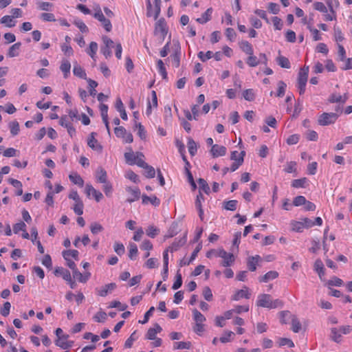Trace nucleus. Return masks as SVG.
I'll return each mask as SVG.
<instances>
[{"instance_id": "nucleus-1", "label": "nucleus", "mask_w": 352, "mask_h": 352, "mask_svg": "<svg viewBox=\"0 0 352 352\" xmlns=\"http://www.w3.org/2000/svg\"><path fill=\"white\" fill-rule=\"evenodd\" d=\"M94 17L100 22L104 29L109 32L112 30V24L109 18L105 17L99 4H94L93 7Z\"/></svg>"}, {"instance_id": "nucleus-2", "label": "nucleus", "mask_w": 352, "mask_h": 352, "mask_svg": "<svg viewBox=\"0 0 352 352\" xmlns=\"http://www.w3.org/2000/svg\"><path fill=\"white\" fill-rule=\"evenodd\" d=\"M309 67L304 66L301 68L298 74L297 79V88L298 89L300 95H302L305 94L306 85L308 79L309 75Z\"/></svg>"}, {"instance_id": "nucleus-3", "label": "nucleus", "mask_w": 352, "mask_h": 352, "mask_svg": "<svg viewBox=\"0 0 352 352\" xmlns=\"http://www.w3.org/2000/svg\"><path fill=\"white\" fill-rule=\"evenodd\" d=\"M337 113H322L318 116V124L320 126H327L334 124L338 118Z\"/></svg>"}, {"instance_id": "nucleus-4", "label": "nucleus", "mask_w": 352, "mask_h": 352, "mask_svg": "<svg viewBox=\"0 0 352 352\" xmlns=\"http://www.w3.org/2000/svg\"><path fill=\"white\" fill-rule=\"evenodd\" d=\"M168 32V28L166 25V23L164 19H159L155 25L154 34L155 36H158L160 40L162 41L164 40L166 35Z\"/></svg>"}, {"instance_id": "nucleus-5", "label": "nucleus", "mask_w": 352, "mask_h": 352, "mask_svg": "<svg viewBox=\"0 0 352 352\" xmlns=\"http://www.w3.org/2000/svg\"><path fill=\"white\" fill-rule=\"evenodd\" d=\"M216 256L223 259L221 263V265L226 267L231 266L234 262V254L232 253L227 252L223 248L217 250Z\"/></svg>"}, {"instance_id": "nucleus-6", "label": "nucleus", "mask_w": 352, "mask_h": 352, "mask_svg": "<svg viewBox=\"0 0 352 352\" xmlns=\"http://www.w3.org/2000/svg\"><path fill=\"white\" fill-rule=\"evenodd\" d=\"M260 60L252 54V55H248V57L246 60L247 64L251 67H254L258 65L260 63L263 64L265 65H267V58L264 53H261L259 54Z\"/></svg>"}, {"instance_id": "nucleus-7", "label": "nucleus", "mask_w": 352, "mask_h": 352, "mask_svg": "<svg viewBox=\"0 0 352 352\" xmlns=\"http://www.w3.org/2000/svg\"><path fill=\"white\" fill-rule=\"evenodd\" d=\"M157 107V97L155 91H152L151 97L147 99L146 114L148 116L152 113L153 109Z\"/></svg>"}, {"instance_id": "nucleus-8", "label": "nucleus", "mask_w": 352, "mask_h": 352, "mask_svg": "<svg viewBox=\"0 0 352 352\" xmlns=\"http://www.w3.org/2000/svg\"><path fill=\"white\" fill-rule=\"evenodd\" d=\"M154 6H155V13L153 14L152 12V5L150 0L147 1V16H153L154 19H157L161 12V0H154Z\"/></svg>"}, {"instance_id": "nucleus-9", "label": "nucleus", "mask_w": 352, "mask_h": 352, "mask_svg": "<svg viewBox=\"0 0 352 352\" xmlns=\"http://www.w3.org/2000/svg\"><path fill=\"white\" fill-rule=\"evenodd\" d=\"M187 241V232H185L184 236L180 239H175L172 244L168 247V250L171 252H175L182 247Z\"/></svg>"}, {"instance_id": "nucleus-10", "label": "nucleus", "mask_w": 352, "mask_h": 352, "mask_svg": "<svg viewBox=\"0 0 352 352\" xmlns=\"http://www.w3.org/2000/svg\"><path fill=\"white\" fill-rule=\"evenodd\" d=\"M272 298L270 294H262L258 295L256 300V305L261 307L270 309L271 305Z\"/></svg>"}, {"instance_id": "nucleus-11", "label": "nucleus", "mask_w": 352, "mask_h": 352, "mask_svg": "<svg viewBox=\"0 0 352 352\" xmlns=\"http://www.w3.org/2000/svg\"><path fill=\"white\" fill-rule=\"evenodd\" d=\"M85 193L88 197H89L90 195L92 194V195L94 196L97 202H99L103 198L102 193L98 190H96L90 184H86Z\"/></svg>"}, {"instance_id": "nucleus-12", "label": "nucleus", "mask_w": 352, "mask_h": 352, "mask_svg": "<svg viewBox=\"0 0 352 352\" xmlns=\"http://www.w3.org/2000/svg\"><path fill=\"white\" fill-rule=\"evenodd\" d=\"M201 248H202V243L200 242V243H198V245H197L195 249L192 252L191 256L190 257V258L188 259V260H186L184 258L182 259L180 261V262H179V265L181 267H182V266H184V265H190V263H192L196 258V257L197 256L198 253L201 251Z\"/></svg>"}, {"instance_id": "nucleus-13", "label": "nucleus", "mask_w": 352, "mask_h": 352, "mask_svg": "<svg viewBox=\"0 0 352 352\" xmlns=\"http://www.w3.org/2000/svg\"><path fill=\"white\" fill-rule=\"evenodd\" d=\"M138 166L142 168L145 170L144 175L147 178H153L155 175V168L148 165L146 162H139Z\"/></svg>"}, {"instance_id": "nucleus-14", "label": "nucleus", "mask_w": 352, "mask_h": 352, "mask_svg": "<svg viewBox=\"0 0 352 352\" xmlns=\"http://www.w3.org/2000/svg\"><path fill=\"white\" fill-rule=\"evenodd\" d=\"M95 133H91L87 139V144L94 151L99 152L102 149V146L95 138Z\"/></svg>"}, {"instance_id": "nucleus-15", "label": "nucleus", "mask_w": 352, "mask_h": 352, "mask_svg": "<svg viewBox=\"0 0 352 352\" xmlns=\"http://www.w3.org/2000/svg\"><path fill=\"white\" fill-rule=\"evenodd\" d=\"M116 287L117 285L115 283H111L102 287L99 290L97 291V294L100 296L104 297L107 296L109 293H111L113 290H114Z\"/></svg>"}, {"instance_id": "nucleus-16", "label": "nucleus", "mask_w": 352, "mask_h": 352, "mask_svg": "<svg viewBox=\"0 0 352 352\" xmlns=\"http://www.w3.org/2000/svg\"><path fill=\"white\" fill-rule=\"evenodd\" d=\"M260 261H261V257L259 255L248 257L247 261V266L248 270L250 272H254L256 270V265Z\"/></svg>"}, {"instance_id": "nucleus-17", "label": "nucleus", "mask_w": 352, "mask_h": 352, "mask_svg": "<svg viewBox=\"0 0 352 352\" xmlns=\"http://www.w3.org/2000/svg\"><path fill=\"white\" fill-rule=\"evenodd\" d=\"M250 298V294L248 292V288L244 287V289H239L232 296V300H239L241 298L249 299Z\"/></svg>"}, {"instance_id": "nucleus-18", "label": "nucleus", "mask_w": 352, "mask_h": 352, "mask_svg": "<svg viewBox=\"0 0 352 352\" xmlns=\"http://www.w3.org/2000/svg\"><path fill=\"white\" fill-rule=\"evenodd\" d=\"M126 191L128 192H129L131 195V196H132L131 197H129L126 199L127 202L132 203V202H134L135 201L138 200L140 199V195H141V192H140V190L139 189V188H138V187H135V188L128 187L126 188Z\"/></svg>"}, {"instance_id": "nucleus-19", "label": "nucleus", "mask_w": 352, "mask_h": 352, "mask_svg": "<svg viewBox=\"0 0 352 352\" xmlns=\"http://www.w3.org/2000/svg\"><path fill=\"white\" fill-rule=\"evenodd\" d=\"M162 331V328L161 326L155 323L154 324V327L149 328L146 334V338L148 340H155L157 337L156 335L157 333H160Z\"/></svg>"}, {"instance_id": "nucleus-20", "label": "nucleus", "mask_w": 352, "mask_h": 352, "mask_svg": "<svg viewBox=\"0 0 352 352\" xmlns=\"http://www.w3.org/2000/svg\"><path fill=\"white\" fill-rule=\"evenodd\" d=\"M244 155H230V160H234L230 168L231 172H234L243 164Z\"/></svg>"}, {"instance_id": "nucleus-21", "label": "nucleus", "mask_w": 352, "mask_h": 352, "mask_svg": "<svg viewBox=\"0 0 352 352\" xmlns=\"http://www.w3.org/2000/svg\"><path fill=\"white\" fill-rule=\"evenodd\" d=\"M54 274L56 276H61L65 280H70L71 274L69 271L63 267H55Z\"/></svg>"}, {"instance_id": "nucleus-22", "label": "nucleus", "mask_w": 352, "mask_h": 352, "mask_svg": "<svg viewBox=\"0 0 352 352\" xmlns=\"http://www.w3.org/2000/svg\"><path fill=\"white\" fill-rule=\"evenodd\" d=\"M142 202L144 205L151 203L154 206H158L160 204V199L157 198L155 195L148 197L146 195L144 194L142 196Z\"/></svg>"}, {"instance_id": "nucleus-23", "label": "nucleus", "mask_w": 352, "mask_h": 352, "mask_svg": "<svg viewBox=\"0 0 352 352\" xmlns=\"http://www.w3.org/2000/svg\"><path fill=\"white\" fill-rule=\"evenodd\" d=\"M98 49V46L96 42L91 41L89 43V47L87 48L86 52L90 56L94 62L96 61V53Z\"/></svg>"}, {"instance_id": "nucleus-24", "label": "nucleus", "mask_w": 352, "mask_h": 352, "mask_svg": "<svg viewBox=\"0 0 352 352\" xmlns=\"http://www.w3.org/2000/svg\"><path fill=\"white\" fill-rule=\"evenodd\" d=\"M96 178L98 183H106V182H108L107 171L103 168L98 167L96 173Z\"/></svg>"}, {"instance_id": "nucleus-25", "label": "nucleus", "mask_w": 352, "mask_h": 352, "mask_svg": "<svg viewBox=\"0 0 352 352\" xmlns=\"http://www.w3.org/2000/svg\"><path fill=\"white\" fill-rule=\"evenodd\" d=\"M348 99V97L346 94H344V96H341L340 94H332L328 100L330 103H342L344 104L346 102Z\"/></svg>"}, {"instance_id": "nucleus-26", "label": "nucleus", "mask_w": 352, "mask_h": 352, "mask_svg": "<svg viewBox=\"0 0 352 352\" xmlns=\"http://www.w3.org/2000/svg\"><path fill=\"white\" fill-rule=\"evenodd\" d=\"M278 277V273L276 271H270L262 276L258 278L261 283H267L270 280L276 279Z\"/></svg>"}, {"instance_id": "nucleus-27", "label": "nucleus", "mask_w": 352, "mask_h": 352, "mask_svg": "<svg viewBox=\"0 0 352 352\" xmlns=\"http://www.w3.org/2000/svg\"><path fill=\"white\" fill-rule=\"evenodd\" d=\"M140 155H124L125 162L130 165H137L138 166L139 162H143L144 160L140 157ZM142 157H144V155H141Z\"/></svg>"}, {"instance_id": "nucleus-28", "label": "nucleus", "mask_w": 352, "mask_h": 352, "mask_svg": "<svg viewBox=\"0 0 352 352\" xmlns=\"http://www.w3.org/2000/svg\"><path fill=\"white\" fill-rule=\"evenodd\" d=\"M56 346L60 347L62 349L67 350L72 347L74 341L72 340H63L60 339H56L54 341Z\"/></svg>"}, {"instance_id": "nucleus-29", "label": "nucleus", "mask_w": 352, "mask_h": 352, "mask_svg": "<svg viewBox=\"0 0 352 352\" xmlns=\"http://www.w3.org/2000/svg\"><path fill=\"white\" fill-rule=\"evenodd\" d=\"M241 50L247 55H252L254 49L252 45L247 41H242L239 43Z\"/></svg>"}, {"instance_id": "nucleus-30", "label": "nucleus", "mask_w": 352, "mask_h": 352, "mask_svg": "<svg viewBox=\"0 0 352 352\" xmlns=\"http://www.w3.org/2000/svg\"><path fill=\"white\" fill-rule=\"evenodd\" d=\"M180 231L179 222L173 221L169 229L168 230L167 234L166 235V238H171L174 236L177 235V234Z\"/></svg>"}, {"instance_id": "nucleus-31", "label": "nucleus", "mask_w": 352, "mask_h": 352, "mask_svg": "<svg viewBox=\"0 0 352 352\" xmlns=\"http://www.w3.org/2000/svg\"><path fill=\"white\" fill-rule=\"evenodd\" d=\"M60 69L63 73L65 78H67L70 75L71 64L68 60H63L60 66Z\"/></svg>"}, {"instance_id": "nucleus-32", "label": "nucleus", "mask_w": 352, "mask_h": 352, "mask_svg": "<svg viewBox=\"0 0 352 352\" xmlns=\"http://www.w3.org/2000/svg\"><path fill=\"white\" fill-rule=\"evenodd\" d=\"M8 182L12 186H13L16 189L15 192L16 196H21L23 195V185L20 181L16 179L10 178L8 179Z\"/></svg>"}, {"instance_id": "nucleus-33", "label": "nucleus", "mask_w": 352, "mask_h": 352, "mask_svg": "<svg viewBox=\"0 0 352 352\" xmlns=\"http://www.w3.org/2000/svg\"><path fill=\"white\" fill-rule=\"evenodd\" d=\"M74 278L78 279L80 283H85L91 276L90 272H86L84 274L80 273L78 270H76L73 273Z\"/></svg>"}, {"instance_id": "nucleus-34", "label": "nucleus", "mask_w": 352, "mask_h": 352, "mask_svg": "<svg viewBox=\"0 0 352 352\" xmlns=\"http://www.w3.org/2000/svg\"><path fill=\"white\" fill-rule=\"evenodd\" d=\"M212 13V8H208L204 13L202 14L200 18H197L196 21L201 24L207 23L211 19V15Z\"/></svg>"}, {"instance_id": "nucleus-35", "label": "nucleus", "mask_w": 352, "mask_h": 352, "mask_svg": "<svg viewBox=\"0 0 352 352\" xmlns=\"http://www.w3.org/2000/svg\"><path fill=\"white\" fill-rule=\"evenodd\" d=\"M74 74L82 79H87V74L85 69L78 64H75L73 68Z\"/></svg>"}, {"instance_id": "nucleus-36", "label": "nucleus", "mask_w": 352, "mask_h": 352, "mask_svg": "<svg viewBox=\"0 0 352 352\" xmlns=\"http://www.w3.org/2000/svg\"><path fill=\"white\" fill-rule=\"evenodd\" d=\"M21 43L20 42L16 43L12 45L8 50L7 56L12 58L19 55V52L21 47Z\"/></svg>"}, {"instance_id": "nucleus-37", "label": "nucleus", "mask_w": 352, "mask_h": 352, "mask_svg": "<svg viewBox=\"0 0 352 352\" xmlns=\"http://www.w3.org/2000/svg\"><path fill=\"white\" fill-rule=\"evenodd\" d=\"M78 254L79 252L76 250H63L62 252L63 257L64 258L65 260H68V258H69V257L71 256L74 258L75 260L78 261Z\"/></svg>"}, {"instance_id": "nucleus-38", "label": "nucleus", "mask_w": 352, "mask_h": 352, "mask_svg": "<svg viewBox=\"0 0 352 352\" xmlns=\"http://www.w3.org/2000/svg\"><path fill=\"white\" fill-rule=\"evenodd\" d=\"M308 179L306 177L294 179L291 186L294 188H306Z\"/></svg>"}, {"instance_id": "nucleus-39", "label": "nucleus", "mask_w": 352, "mask_h": 352, "mask_svg": "<svg viewBox=\"0 0 352 352\" xmlns=\"http://www.w3.org/2000/svg\"><path fill=\"white\" fill-rule=\"evenodd\" d=\"M333 36L337 45L340 44V43L343 41L344 39L342 32L338 26H333Z\"/></svg>"}, {"instance_id": "nucleus-40", "label": "nucleus", "mask_w": 352, "mask_h": 352, "mask_svg": "<svg viewBox=\"0 0 352 352\" xmlns=\"http://www.w3.org/2000/svg\"><path fill=\"white\" fill-rule=\"evenodd\" d=\"M69 180L74 184L78 185L80 187H82L84 185V180L78 173H73L69 175Z\"/></svg>"}, {"instance_id": "nucleus-41", "label": "nucleus", "mask_w": 352, "mask_h": 352, "mask_svg": "<svg viewBox=\"0 0 352 352\" xmlns=\"http://www.w3.org/2000/svg\"><path fill=\"white\" fill-rule=\"evenodd\" d=\"M314 270L318 273L321 278L324 275V267L322 261L317 259L314 263Z\"/></svg>"}, {"instance_id": "nucleus-42", "label": "nucleus", "mask_w": 352, "mask_h": 352, "mask_svg": "<svg viewBox=\"0 0 352 352\" xmlns=\"http://www.w3.org/2000/svg\"><path fill=\"white\" fill-rule=\"evenodd\" d=\"M0 23L4 24L8 28H12L16 25V21L13 19V17L9 15L3 16L0 19Z\"/></svg>"}, {"instance_id": "nucleus-43", "label": "nucleus", "mask_w": 352, "mask_h": 352, "mask_svg": "<svg viewBox=\"0 0 352 352\" xmlns=\"http://www.w3.org/2000/svg\"><path fill=\"white\" fill-rule=\"evenodd\" d=\"M297 164L296 162H289L285 166L283 170L287 173H294L296 175H297Z\"/></svg>"}, {"instance_id": "nucleus-44", "label": "nucleus", "mask_w": 352, "mask_h": 352, "mask_svg": "<svg viewBox=\"0 0 352 352\" xmlns=\"http://www.w3.org/2000/svg\"><path fill=\"white\" fill-rule=\"evenodd\" d=\"M276 61L279 66L283 68L289 69L291 67V64L289 59L283 56H278L276 58Z\"/></svg>"}, {"instance_id": "nucleus-45", "label": "nucleus", "mask_w": 352, "mask_h": 352, "mask_svg": "<svg viewBox=\"0 0 352 352\" xmlns=\"http://www.w3.org/2000/svg\"><path fill=\"white\" fill-rule=\"evenodd\" d=\"M138 246L134 243H129V258L131 260H135L138 256Z\"/></svg>"}, {"instance_id": "nucleus-46", "label": "nucleus", "mask_w": 352, "mask_h": 352, "mask_svg": "<svg viewBox=\"0 0 352 352\" xmlns=\"http://www.w3.org/2000/svg\"><path fill=\"white\" fill-rule=\"evenodd\" d=\"M243 96L245 100L254 101L256 98L255 92L252 89H247L243 91Z\"/></svg>"}, {"instance_id": "nucleus-47", "label": "nucleus", "mask_w": 352, "mask_h": 352, "mask_svg": "<svg viewBox=\"0 0 352 352\" xmlns=\"http://www.w3.org/2000/svg\"><path fill=\"white\" fill-rule=\"evenodd\" d=\"M157 67L158 69L159 74L162 76L163 79L167 78V72L165 67V65L163 61L161 59H159L157 62Z\"/></svg>"}, {"instance_id": "nucleus-48", "label": "nucleus", "mask_w": 352, "mask_h": 352, "mask_svg": "<svg viewBox=\"0 0 352 352\" xmlns=\"http://www.w3.org/2000/svg\"><path fill=\"white\" fill-rule=\"evenodd\" d=\"M308 30L311 33L312 38L314 41H318L322 39L321 34L320 33L319 30L314 28L312 24H309Z\"/></svg>"}, {"instance_id": "nucleus-49", "label": "nucleus", "mask_w": 352, "mask_h": 352, "mask_svg": "<svg viewBox=\"0 0 352 352\" xmlns=\"http://www.w3.org/2000/svg\"><path fill=\"white\" fill-rule=\"evenodd\" d=\"M135 126L138 129V135L142 140H145L146 138V133L144 126L137 121L135 122Z\"/></svg>"}, {"instance_id": "nucleus-50", "label": "nucleus", "mask_w": 352, "mask_h": 352, "mask_svg": "<svg viewBox=\"0 0 352 352\" xmlns=\"http://www.w3.org/2000/svg\"><path fill=\"white\" fill-rule=\"evenodd\" d=\"M187 147L190 154H195L197 151V144L191 138L188 139Z\"/></svg>"}, {"instance_id": "nucleus-51", "label": "nucleus", "mask_w": 352, "mask_h": 352, "mask_svg": "<svg viewBox=\"0 0 352 352\" xmlns=\"http://www.w3.org/2000/svg\"><path fill=\"white\" fill-rule=\"evenodd\" d=\"M182 285V276L179 272V270L177 271L175 276V280L172 285V289L173 290H177L180 288Z\"/></svg>"}, {"instance_id": "nucleus-52", "label": "nucleus", "mask_w": 352, "mask_h": 352, "mask_svg": "<svg viewBox=\"0 0 352 352\" xmlns=\"http://www.w3.org/2000/svg\"><path fill=\"white\" fill-rule=\"evenodd\" d=\"M339 330L337 328H331V340L336 343H340L342 340V336L339 333Z\"/></svg>"}, {"instance_id": "nucleus-53", "label": "nucleus", "mask_w": 352, "mask_h": 352, "mask_svg": "<svg viewBox=\"0 0 352 352\" xmlns=\"http://www.w3.org/2000/svg\"><path fill=\"white\" fill-rule=\"evenodd\" d=\"M125 177L135 184L140 182L138 175L136 173H135L132 170H128L127 171H126Z\"/></svg>"}, {"instance_id": "nucleus-54", "label": "nucleus", "mask_w": 352, "mask_h": 352, "mask_svg": "<svg viewBox=\"0 0 352 352\" xmlns=\"http://www.w3.org/2000/svg\"><path fill=\"white\" fill-rule=\"evenodd\" d=\"M10 133L13 136L16 135L20 131L19 124L17 121H12L9 124Z\"/></svg>"}, {"instance_id": "nucleus-55", "label": "nucleus", "mask_w": 352, "mask_h": 352, "mask_svg": "<svg viewBox=\"0 0 352 352\" xmlns=\"http://www.w3.org/2000/svg\"><path fill=\"white\" fill-rule=\"evenodd\" d=\"M160 233V229L154 226H150L146 230V234L151 238H155Z\"/></svg>"}, {"instance_id": "nucleus-56", "label": "nucleus", "mask_w": 352, "mask_h": 352, "mask_svg": "<svg viewBox=\"0 0 352 352\" xmlns=\"http://www.w3.org/2000/svg\"><path fill=\"white\" fill-rule=\"evenodd\" d=\"M238 201L236 200H230L224 201V208L227 210L234 211L236 209Z\"/></svg>"}, {"instance_id": "nucleus-57", "label": "nucleus", "mask_w": 352, "mask_h": 352, "mask_svg": "<svg viewBox=\"0 0 352 352\" xmlns=\"http://www.w3.org/2000/svg\"><path fill=\"white\" fill-rule=\"evenodd\" d=\"M192 314L193 319L195 320L196 323H202L206 320V317L196 309L193 310Z\"/></svg>"}, {"instance_id": "nucleus-58", "label": "nucleus", "mask_w": 352, "mask_h": 352, "mask_svg": "<svg viewBox=\"0 0 352 352\" xmlns=\"http://www.w3.org/2000/svg\"><path fill=\"white\" fill-rule=\"evenodd\" d=\"M40 18L46 22H55L56 18L54 14L50 12H43L40 15Z\"/></svg>"}, {"instance_id": "nucleus-59", "label": "nucleus", "mask_w": 352, "mask_h": 352, "mask_svg": "<svg viewBox=\"0 0 352 352\" xmlns=\"http://www.w3.org/2000/svg\"><path fill=\"white\" fill-rule=\"evenodd\" d=\"M104 230L102 226L97 222H94L90 226V230L93 234H97Z\"/></svg>"}, {"instance_id": "nucleus-60", "label": "nucleus", "mask_w": 352, "mask_h": 352, "mask_svg": "<svg viewBox=\"0 0 352 352\" xmlns=\"http://www.w3.org/2000/svg\"><path fill=\"white\" fill-rule=\"evenodd\" d=\"M314 8L322 13H327L329 10L328 8L322 2L316 1L314 3Z\"/></svg>"}, {"instance_id": "nucleus-61", "label": "nucleus", "mask_w": 352, "mask_h": 352, "mask_svg": "<svg viewBox=\"0 0 352 352\" xmlns=\"http://www.w3.org/2000/svg\"><path fill=\"white\" fill-rule=\"evenodd\" d=\"M287 85L282 80L278 82V91L276 94V96L279 98H282L285 93Z\"/></svg>"}, {"instance_id": "nucleus-62", "label": "nucleus", "mask_w": 352, "mask_h": 352, "mask_svg": "<svg viewBox=\"0 0 352 352\" xmlns=\"http://www.w3.org/2000/svg\"><path fill=\"white\" fill-rule=\"evenodd\" d=\"M198 184L199 185L200 190H202L207 195L210 193V187L204 179L199 178L198 179Z\"/></svg>"}, {"instance_id": "nucleus-63", "label": "nucleus", "mask_w": 352, "mask_h": 352, "mask_svg": "<svg viewBox=\"0 0 352 352\" xmlns=\"http://www.w3.org/2000/svg\"><path fill=\"white\" fill-rule=\"evenodd\" d=\"M102 190L107 197H111L113 192V186L109 182H106V183H103Z\"/></svg>"}, {"instance_id": "nucleus-64", "label": "nucleus", "mask_w": 352, "mask_h": 352, "mask_svg": "<svg viewBox=\"0 0 352 352\" xmlns=\"http://www.w3.org/2000/svg\"><path fill=\"white\" fill-rule=\"evenodd\" d=\"M113 249L116 253L119 256L123 255L125 252V248L124 245L120 242H116L114 243Z\"/></svg>"}]
</instances>
